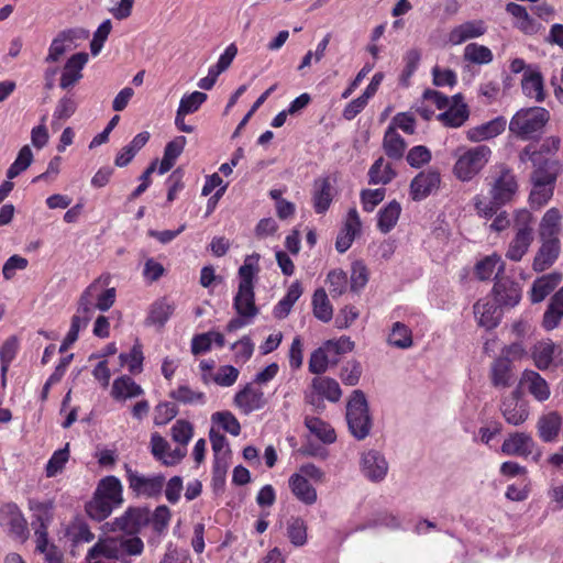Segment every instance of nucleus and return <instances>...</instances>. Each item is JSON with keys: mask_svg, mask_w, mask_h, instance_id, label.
Listing matches in <instances>:
<instances>
[{"mask_svg": "<svg viewBox=\"0 0 563 563\" xmlns=\"http://www.w3.org/2000/svg\"><path fill=\"white\" fill-rule=\"evenodd\" d=\"M289 488L294 496L306 505H313L318 499L316 488L307 478L298 473L292 474L288 481Z\"/></svg>", "mask_w": 563, "mask_h": 563, "instance_id": "473e14b6", "label": "nucleus"}, {"mask_svg": "<svg viewBox=\"0 0 563 563\" xmlns=\"http://www.w3.org/2000/svg\"><path fill=\"white\" fill-rule=\"evenodd\" d=\"M496 272V280L501 278L505 271V264L501 261L500 256L497 254H493L486 256L482 261H479L475 266V274L481 280H487L492 277V275Z\"/></svg>", "mask_w": 563, "mask_h": 563, "instance_id": "79ce46f5", "label": "nucleus"}, {"mask_svg": "<svg viewBox=\"0 0 563 563\" xmlns=\"http://www.w3.org/2000/svg\"><path fill=\"white\" fill-rule=\"evenodd\" d=\"M388 343L398 349H408L412 345L411 330L401 322H395L388 336Z\"/></svg>", "mask_w": 563, "mask_h": 563, "instance_id": "864d4df0", "label": "nucleus"}, {"mask_svg": "<svg viewBox=\"0 0 563 563\" xmlns=\"http://www.w3.org/2000/svg\"><path fill=\"white\" fill-rule=\"evenodd\" d=\"M489 377L492 385L496 388L505 389L510 387L515 382L511 360L508 357L496 358L492 364Z\"/></svg>", "mask_w": 563, "mask_h": 563, "instance_id": "cd10ccee", "label": "nucleus"}, {"mask_svg": "<svg viewBox=\"0 0 563 563\" xmlns=\"http://www.w3.org/2000/svg\"><path fill=\"white\" fill-rule=\"evenodd\" d=\"M521 88L525 96L534 99L536 102H543L545 99L543 76L539 70H527L521 80Z\"/></svg>", "mask_w": 563, "mask_h": 563, "instance_id": "2f4dec72", "label": "nucleus"}, {"mask_svg": "<svg viewBox=\"0 0 563 563\" xmlns=\"http://www.w3.org/2000/svg\"><path fill=\"white\" fill-rule=\"evenodd\" d=\"M313 316L322 321L328 322L332 319L333 308L328 299V295L323 288H319L312 296Z\"/></svg>", "mask_w": 563, "mask_h": 563, "instance_id": "de8ad7c7", "label": "nucleus"}, {"mask_svg": "<svg viewBox=\"0 0 563 563\" xmlns=\"http://www.w3.org/2000/svg\"><path fill=\"white\" fill-rule=\"evenodd\" d=\"M239 375L240 371L236 367L232 365H222L212 375L203 373L202 380L206 384H208L209 380H212L221 387H230L236 383Z\"/></svg>", "mask_w": 563, "mask_h": 563, "instance_id": "a18cd8bd", "label": "nucleus"}, {"mask_svg": "<svg viewBox=\"0 0 563 563\" xmlns=\"http://www.w3.org/2000/svg\"><path fill=\"white\" fill-rule=\"evenodd\" d=\"M68 459L69 450L68 444H66L64 449L55 451L51 459L48 460L45 467L46 476L55 477L57 474H59L65 467V464L67 463Z\"/></svg>", "mask_w": 563, "mask_h": 563, "instance_id": "bf43d9fd", "label": "nucleus"}, {"mask_svg": "<svg viewBox=\"0 0 563 563\" xmlns=\"http://www.w3.org/2000/svg\"><path fill=\"white\" fill-rule=\"evenodd\" d=\"M305 424L307 429L323 443L330 444L333 443L336 439L334 429L331 428L329 423L319 418H306Z\"/></svg>", "mask_w": 563, "mask_h": 563, "instance_id": "09e8293b", "label": "nucleus"}, {"mask_svg": "<svg viewBox=\"0 0 563 563\" xmlns=\"http://www.w3.org/2000/svg\"><path fill=\"white\" fill-rule=\"evenodd\" d=\"M312 202L317 213H324L329 209L332 202V185L329 177L314 181Z\"/></svg>", "mask_w": 563, "mask_h": 563, "instance_id": "c9c22d12", "label": "nucleus"}, {"mask_svg": "<svg viewBox=\"0 0 563 563\" xmlns=\"http://www.w3.org/2000/svg\"><path fill=\"white\" fill-rule=\"evenodd\" d=\"M19 351V340L16 336L8 338L0 349V362L4 371H9L10 364L15 358Z\"/></svg>", "mask_w": 563, "mask_h": 563, "instance_id": "69168bd1", "label": "nucleus"}, {"mask_svg": "<svg viewBox=\"0 0 563 563\" xmlns=\"http://www.w3.org/2000/svg\"><path fill=\"white\" fill-rule=\"evenodd\" d=\"M532 267L536 272H543L554 264L561 251L560 240H541Z\"/></svg>", "mask_w": 563, "mask_h": 563, "instance_id": "bb28decb", "label": "nucleus"}, {"mask_svg": "<svg viewBox=\"0 0 563 563\" xmlns=\"http://www.w3.org/2000/svg\"><path fill=\"white\" fill-rule=\"evenodd\" d=\"M507 125L504 117H497L486 123L471 128L466 131V137L471 142H482L490 140L501 134Z\"/></svg>", "mask_w": 563, "mask_h": 563, "instance_id": "5701e85b", "label": "nucleus"}, {"mask_svg": "<svg viewBox=\"0 0 563 563\" xmlns=\"http://www.w3.org/2000/svg\"><path fill=\"white\" fill-rule=\"evenodd\" d=\"M562 214L556 208L549 209L542 217L539 225L541 240H559Z\"/></svg>", "mask_w": 563, "mask_h": 563, "instance_id": "e433bc0d", "label": "nucleus"}, {"mask_svg": "<svg viewBox=\"0 0 563 563\" xmlns=\"http://www.w3.org/2000/svg\"><path fill=\"white\" fill-rule=\"evenodd\" d=\"M406 146L405 140L395 131V126L389 125L383 139V148L386 155L391 159H400L404 156Z\"/></svg>", "mask_w": 563, "mask_h": 563, "instance_id": "a19ab883", "label": "nucleus"}, {"mask_svg": "<svg viewBox=\"0 0 563 563\" xmlns=\"http://www.w3.org/2000/svg\"><path fill=\"white\" fill-rule=\"evenodd\" d=\"M178 413V408L174 402L164 401L159 402L155 407V417L154 423L156 426L167 424L170 420H173Z\"/></svg>", "mask_w": 563, "mask_h": 563, "instance_id": "774afa93", "label": "nucleus"}, {"mask_svg": "<svg viewBox=\"0 0 563 563\" xmlns=\"http://www.w3.org/2000/svg\"><path fill=\"white\" fill-rule=\"evenodd\" d=\"M143 394V388L129 375H122L112 383L111 396L117 401H125Z\"/></svg>", "mask_w": 563, "mask_h": 563, "instance_id": "c85d7f7f", "label": "nucleus"}, {"mask_svg": "<svg viewBox=\"0 0 563 563\" xmlns=\"http://www.w3.org/2000/svg\"><path fill=\"white\" fill-rule=\"evenodd\" d=\"M401 212V206L396 200L390 201L386 207L379 210L377 217L378 230L386 234L390 232L398 222Z\"/></svg>", "mask_w": 563, "mask_h": 563, "instance_id": "c03bdc74", "label": "nucleus"}, {"mask_svg": "<svg viewBox=\"0 0 563 563\" xmlns=\"http://www.w3.org/2000/svg\"><path fill=\"white\" fill-rule=\"evenodd\" d=\"M493 292L495 301L500 306L514 307L519 303L521 299L520 286L507 277L498 278L495 282Z\"/></svg>", "mask_w": 563, "mask_h": 563, "instance_id": "412c9836", "label": "nucleus"}, {"mask_svg": "<svg viewBox=\"0 0 563 563\" xmlns=\"http://www.w3.org/2000/svg\"><path fill=\"white\" fill-rule=\"evenodd\" d=\"M88 60L89 56L85 52L71 55L63 67L59 87L62 89L73 88L82 78V69Z\"/></svg>", "mask_w": 563, "mask_h": 563, "instance_id": "f3484780", "label": "nucleus"}, {"mask_svg": "<svg viewBox=\"0 0 563 563\" xmlns=\"http://www.w3.org/2000/svg\"><path fill=\"white\" fill-rule=\"evenodd\" d=\"M206 100L207 95L205 92L194 91L191 93H186L181 97L177 110L186 114L195 113Z\"/></svg>", "mask_w": 563, "mask_h": 563, "instance_id": "052dcab7", "label": "nucleus"}, {"mask_svg": "<svg viewBox=\"0 0 563 563\" xmlns=\"http://www.w3.org/2000/svg\"><path fill=\"white\" fill-rule=\"evenodd\" d=\"M526 156L536 167L531 174V183L554 187L558 177V163L549 159H539V154L537 151L531 152V146H527L523 150L520 155L521 161H525Z\"/></svg>", "mask_w": 563, "mask_h": 563, "instance_id": "9b49d317", "label": "nucleus"}, {"mask_svg": "<svg viewBox=\"0 0 563 563\" xmlns=\"http://www.w3.org/2000/svg\"><path fill=\"white\" fill-rule=\"evenodd\" d=\"M311 387L317 395L325 398L331 402L339 401L342 396V390L339 383L330 377H314L311 382Z\"/></svg>", "mask_w": 563, "mask_h": 563, "instance_id": "58836bf2", "label": "nucleus"}, {"mask_svg": "<svg viewBox=\"0 0 563 563\" xmlns=\"http://www.w3.org/2000/svg\"><path fill=\"white\" fill-rule=\"evenodd\" d=\"M556 346L551 340H543L536 343L531 350V357L536 367L545 371L554 363Z\"/></svg>", "mask_w": 563, "mask_h": 563, "instance_id": "f704fd0d", "label": "nucleus"}, {"mask_svg": "<svg viewBox=\"0 0 563 563\" xmlns=\"http://www.w3.org/2000/svg\"><path fill=\"white\" fill-rule=\"evenodd\" d=\"M532 214L523 209L518 210L515 217L516 234L510 241L506 257L512 262H519L528 252L533 242Z\"/></svg>", "mask_w": 563, "mask_h": 563, "instance_id": "423d86ee", "label": "nucleus"}, {"mask_svg": "<svg viewBox=\"0 0 563 563\" xmlns=\"http://www.w3.org/2000/svg\"><path fill=\"white\" fill-rule=\"evenodd\" d=\"M396 177V172L384 157L377 158L368 170L371 185H387Z\"/></svg>", "mask_w": 563, "mask_h": 563, "instance_id": "37998d69", "label": "nucleus"}, {"mask_svg": "<svg viewBox=\"0 0 563 563\" xmlns=\"http://www.w3.org/2000/svg\"><path fill=\"white\" fill-rule=\"evenodd\" d=\"M361 472L371 482H382L388 472V463L378 451L369 450L362 454Z\"/></svg>", "mask_w": 563, "mask_h": 563, "instance_id": "dca6fc26", "label": "nucleus"}, {"mask_svg": "<svg viewBox=\"0 0 563 563\" xmlns=\"http://www.w3.org/2000/svg\"><path fill=\"white\" fill-rule=\"evenodd\" d=\"M88 36L89 32L80 27L68 29L59 32L57 36L53 38L49 45L48 54L45 57V62H58L66 52L77 46L76 41L85 40Z\"/></svg>", "mask_w": 563, "mask_h": 563, "instance_id": "9d476101", "label": "nucleus"}, {"mask_svg": "<svg viewBox=\"0 0 563 563\" xmlns=\"http://www.w3.org/2000/svg\"><path fill=\"white\" fill-rule=\"evenodd\" d=\"M561 428L562 419L555 411L541 416L537 423L538 434L544 442L555 441Z\"/></svg>", "mask_w": 563, "mask_h": 563, "instance_id": "72a5a7b5", "label": "nucleus"}, {"mask_svg": "<svg viewBox=\"0 0 563 563\" xmlns=\"http://www.w3.org/2000/svg\"><path fill=\"white\" fill-rule=\"evenodd\" d=\"M148 509L141 507H130L121 517L114 519L112 529L120 530L126 534L136 537L135 534L148 523Z\"/></svg>", "mask_w": 563, "mask_h": 563, "instance_id": "f8f14e48", "label": "nucleus"}, {"mask_svg": "<svg viewBox=\"0 0 563 563\" xmlns=\"http://www.w3.org/2000/svg\"><path fill=\"white\" fill-rule=\"evenodd\" d=\"M211 421L231 435L238 437L241 432V424L231 411H217L212 413Z\"/></svg>", "mask_w": 563, "mask_h": 563, "instance_id": "13d9d810", "label": "nucleus"}, {"mask_svg": "<svg viewBox=\"0 0 563 563\" xmlns=\"http://www.w3.org/2000/svg\"><path fill=\"white\" fill-rule=\"evenodd\" d=\"M233 404L242 413L250 415L263 409L267 400L262 389L249 383L235 394Z\"/></svg>", "mask_w": 563, "mask_h": 563, "instance_id": "4468645a", "label": "nucleus"}, {"mask_svg": "<svg viewBox=\"0 0 563 563\" xmlns=\"http://www.w3.org/2000/svg\"><path fill=\"white\" fill-rule=\"evenodd\" d=\"M492 153L490 147L484 144L473 147L459 146L453 153L455 158L454 176L463 183L471 181L487 165Z\"/></svg>", "mask_w": 563, "mask_h": 563, "instance_id": "f03ea898", "label": "nucleus"}, {"mask_svg": "<svg viewBox=\"0 0 563 563\" xmlns=\"http://www.w3.org/2000/svg\"><path fill=\"white\" fill-rule=\"evenodd\" d=\"M330 362L335 363L336 360L332 358L328 349H325V345L323 344L311 353L309 358V372L320 375L328 369Z\"/></svg>", "mask_w": 563, "mask_h": 563, "instance_id": "6e6d98bb", "label": "nucleus"}, {"mask_svg": "<svg viewBox=\"0 0 563 563\" xmlns=\"http://www.w3.org/2000/svg\"><path fill=\"white\" fill-rule=\"evenodd\" d=\"M0 527L10 537L22 542L29 537L26 519L15 503L9 501L0 506Z\"/></svg>", "mask_w": 563, "mask_h": 563, "instance_id": "1a4fd4ad", "label": "nucleus"}, {"mask_svg": "<svg viewBox=\"0 0 563 563\" xmlns=\"http://www.w3.org/2000/svg\"><path fill=\"white\" fill-rule=\"evenodd\" d=\"M563 318V287L560 288L551 298L550 303L543 314L542 325L550 331L559 325Z\"/></svg>", "mask_w": 563, "mask_h": 563, "instance_id": "4c0bfd02", "label": "nucleus"}, {"mask_svg": "<svg viewBox=\"0 0 563 563\" xmlns=\"http://www.w3.org/2000/svg\"><path fill=\"white\" fill-rule=\"evenodd\" d=\"M470 112L467 104L463 102L461 93L452 97V103L446 108V111L439 114V120L446 126L460 128L468 119Z\"/></svg>", "mask_w": 563, "mask_h": 563, "instance_id": "4be33fe9", "label": "nucleus"}, {"mask_svg": "<svg viewBox=\"0 0 563 563\" xmlns=\"http://www.w3.org/2000/svg\"><path fill=\"white\" fill-rule=\"evenodd\" d=\"M109 277H99L93 280L80 295L78 303H86L89 312L93 316L98 309L100 311H108L115 301V289L107 288Z\"/></svg>", "mask_w": 563, "mask_h": 563, "instance_id": "0eeeda50", "label": "nucleus"}, {"mask_svg": "<svg viewBox=\"0 0 563 563\" xmlns=\"http://www.w3.org/2000/svg\"><path fill=\"white\" fill-rule=\"evenodd\" d=\"M144 543L139 537L100 539L89 551L87 558H100L110 561L131 563L128 556L143 553Z\"/></svg>", "mask_w": 563, "mask_h": 563, "instance_id": "7ed1b4c3", "label": "nucleus"}, {"mask_svg": "<svg viewBox=\"0 0 563 563\" xmlns=\"http://www.w3.org/2000/svg\"><path fill=\"white\" fill-rule=\"evenodd\" d=\"M125 477L129 488L136 497L155 498L158 497L165 485V476L155 474L146 476L133 470L129 464L124 465Z\"/></svg>", "mask_w": 563, "mask_h": 563, "instance_id": "6e6552de", "label": "nucleus"}, {"mask_svg": "<svg viewBox=\"0 0 563 563\" xmlns=\"http://www.w3.org/2000/svg\"><path fill=\"white\" fill-rule=\"evenodd\" d=\"M231 350L234 352V362L244 364L253 355L254 344L249 336H243L231 345Z\"/></svg>", "mask_w": 563, "mask_h": 563, "instance_id": "680f3d73", "label": "nucleus"}, {"mask_svg": "<svg viewBox=\"0 0 563 563\" xmlns=\"http://www.w3.org/2000/svg\"><path fill=\"white\" fill-rule=\"evenodd\" d=\"M92 317L93 316L89 312V308L85 302L78 303L77 311L71 318L68 333L60 344V353L67 351L78 340L79 332L88 327Z\"/></svg>", "mask_w": 563, "mask_h": 563, "instance_id": "a211bd4d", "label": "nucleus"}, {"mask_svg": "<svg viewBox=\"0 0 563 563\" xmlns=\"http://www.w3.org/2000/svg\"><path fill=\"white\" fill-rule=\"evenodd\" d=\"M518 191V183L515 174L503 167L500 174L494 179L489 190L490 198L499 203L510 202Z\"/></svg>", "mask_w": 563, "mask_h": 563, "instance_id": "ddd939ff", "label": "nucleus"}, {"mask_svg": "<svg viewBox=\"0 0 563 563\" xmlns=\"http://www.w3.org/2000/svg\"><path fill=\"white\" fill-rule=\"evenodd\" d=\"M114 508L117 506L98 496L97 493L93 494L92 499L86 505L88 516L97 521L108 518Z\"/></svg>", "mask_w": 563, "mask_h": 563, "instance_id": "8fccbe9b", "label": "nucleus"}, {"mask_svg": "<svg viewBox=\"0 0 563 563\" xmlns=\"http://www.w3.org/2000/svg\"><path fill=\"white\" fill-rule=\"evenodd\" d=\"M33 162V153L29 145H24L18 153L16 158L7 170L8 179L18 177L21 173L26 170Z\"/></svg>", "mask_w": 563, "mask_h": 563, "instance_id": "4d7b16f0", "label": "nucleus"}, {"mask_svg": "<svg viewBox=\"0 0 563 563\" xmlns=\"http://www.w3.org/2000/svg\"><path fill=\"white\" fill-rule=\"evenodd\" d=\"M346 422L351 434L356 440H364L371 433L373 420L365 394L355 389L346 404Z\"/></svg>", "mask_w": 563, "mask_h": 563, "instance_id": "39448f33", "label": "nucleus"}, {"mask_svg": "<svg viewBox=\"0 0 563 563\" xmlns=\"http://www.w3.org/2000/svg\"><path fill=\"white\" fill-rule=\"evenodd\" d=\"M520 385L526 387L533 398L541 402L548 400L551 395L548 382L532 369L523 371Z\"/></svg>", "mask_w": 563, "mask_h": 563, "instance_id": "393cba45", "label": "nucleus"}, {"mask_svg": "<svg viewBox=\"0 0 563 563\" xmlns=\"http://www.w3.org/2000/svg\"><path fill=\"white\" fill-rule=\"evenodd\" d=\"M95 493L117 507L123 504L122 484L120 479L113 475L100 479Z\"/></svg>", "mask_w": 563, "mask_h": 563, "instance_id": "7c9ffc66", "label": "nucleus"}, {"mask_svg": "<svg viewBox=\"0 0 563 563\" xmlns=\"http://www.w3.org/2000/svg\"><path fill=\"white\" fill-rule=\"evenodd\" d=\"M169 397L184 405H205L207 401L205 393L194 390L188 385L178 386L169 393Z\"/></svg>", "mask_w": 563, "mask_h": 563, "instance_id": "3c124183", "label": "nucleus"}, {"mask_svg": "<svg viewBox=\"0 0 563 563\" xmlns=\"http://www.w3.org/2000/svg\"><path fill=\"white\" fill-rule=\"evenodd\" d=\"M194 435L192 424L186 420H177L172 427V438L175 442L186 446Z\"/></svg>", "mask_w": 563, "mask_h": 563, "instance_id": "338daca9", "label": "nucleus"}, {"mask_svg": "<svg viewBox=\"0 0 563 563\" xmlns=\"http://www.w3.org/2000/svg\"><path fill=\"white\" fill-rule=\"evenodd\" d=\"M506 11L516 19L515 26L517 29L526 34H532L536 32L534 22L523 5L509 2L506 5Z\"/></svg>", "mask_w": 563, "mask_h": 563, "instance_id": "49530a36", "label": "nucleus"}, {"mask_svg": "<svg viewBox=\"0 0 563 563\" xmlns=\"http://www.w3.org/2000/svg\"><path fill=\"white\" fill-rule=\"evenodd\" d=\"M554 187L532 183V189L529 196V201L532 207L540 208L544 206L553 196Z\"/></svg>", "mask_w": 563, "mask_h": 563, "instance_id": "e2e57ef3", "label": "nucleus"}, {"mask_svg": "<svg viewBox=\"0 0 563 563\" xmlns=\"http://www.w3.org/2000/svg\"><path fill=\"white\" fill-rule=\"evenodd\" d=\"M486 25L482 20L464 22L449 33V42L453 45H460L468 40L476 38L485 34Z\"/></svg>", "mask_w": 563, "mask_h": 563, "instance_id": "a878e982", "label": "nucleus"}, {"mask_svg": "<svg viewBox=\"0 0 563 563\" xmlns=\"http://www.w3.org/2000/svg\"><path fill=\"white\" fill-rule=\"evenodd\" d=\"M562 282V274L551 273L537 278L531 288L530 300L532 303L543 301Z\"/></svg>", "mask_w": 563, "mask_h": 563, "instance_id": "c756f323", "label": "nucleus"}, {"mask_svg": "<svg viewBox=\"0 0 563 563\" xmlns=\"http://www.w3.org/2000/svg\"><path fill=\"white\" fill-rule=\"evenodd\" d=\"M328 282L330 295L340 297L346 289L347 276L342 269H334L328 274Z\"/></svg>", "mask_w": 563, "mask_h": 563, "instance_id": "0e129e2a", "label": "nucleus"}, {"mask_svg": "<svg viewBox=\"0 0 563 563\" xmlns=\"http://www.w3.org/2000/svg\"><path fill=\"white\" fill-rule=\"evenodd\" d=\"M520 389H515L510 395L503 398L500 411L506 422L512 426L523 423L529 417L528 406L520 400Z\"/></svg>", "mask_w": 563, "mask_h": 563, "instance_id": "2eb2a0df", "label": "nucleus"}, {"mask_svg": "<svg viewBox=\"0 0 563 563\" xmlns=\"http://www.w3.org/2000/svg\"><path fill=\"white\" fill-rule=\"evenodd\" d=\"M463 57L465 60L473 64L487 65L493 60L494 56L487 46L470 43L464 48Z\"/></svg>", "mask_w": 563, "mask_h": 563, "instance_id": "5fc2aeb1", "label": "nucleus"}, {"mask_svg": "<svg viewBox=\"0 0 563 563\" xmlns=\"http://www.w3.org/2000/svg\"><path fill=\"white\" fill-rule=\"evenodd\" d=\"M549 120L550 112L545 108H522L512 115L509 131L520 140H533L542 133Z\"/></svg>", "mask_w": 563, "mask_h": 563, "instance_id": "20e7f679", "label": "nucleus"}, {"mask_svg": "<svg viewBox=\"0 0 563 563\" xmlns=\"http://www.w3.org/2000/svg\"><path fill=\"white\" fill-rule=\"evenodd\" d=\"M440 174L435 170L419 173L410 184V195L415 201L427 198L440 185Z\"/></svg>", "mask_w": 563, "mask_h": 563, "instance_id": "6ab92c4d", "label": "nucleus"}, {"mask_svg": "<svg viewBox=\"0 0 563 563\" xmlns=\"http://www.w3.org/2000/svg\"><path fill=\"white\" fill-rule=\"evenodd\" d=\"M497 303L496 301L482 299L474 305V316L477 319L478 325L487 330L498 325L501 313Z\"/></svg>", "mask_w": 563, "mask_h": 563, "instance_id": "b1692460", "label": "nucleus"}, {"mask_svg": "<svg viewBox=\"0 0 563 563\" xmlns=\"http://www.w3.org/2000/svg\"><path fill=\"white\" fill-rule=\"evenodd\" d=\"M536 442L525 432L510 434L501 444V452L511 456H528L533 453Z\"/></svg>", "mask_w": 563, "mask_h": 563, "instance_id": "aec40b11", "label": "nucleus"}, {"mask_svg": "<svg viewBox=\"0 0 563 563\" xmlns=\"http://www.w3.org/2000/svg\"><path fill=\"white\" fill-rule=\"evenodd\" d=\"M301 295H302L301 284H300V282L296 280L289 286L287 294L274 307V309H273L274 317L279 320L288 317V314L291 311L292 306L301 297Z\"/></svg>", "mask_w": 563, "mask_h": 563, "instance_id": "ea45409f", "label": "nucleus"}, {"mask_svg": "<svg viewBox=\"0 0 563 563\" xmlns=\"http://www.w3.org/2000/svg\"><path fill=\"white\" fill-rule=\"evenodd\" d=\"M174 312V306L166 298L155 301L150 310L147 322L164 325Z\"/></svg>", "mask_w": 563, "mask_h": 563, "instance_id": "603ef678", "label": "nucleus"}, {"mask_svg": "<svg viewBox=\"0 0 563 563\" xmlns=\"http://www.w3.org/2000/svg\"><path fill=\"white\" fill-rule=\"evenodd\" d=\"M260 254L246 255L243 265L238 271L239 287L233 298V308L238 316L244 319H254L258 314L255 305L254 284L260 273Z\"/></svg>", "mask_w": 563, "mask_h": 563, "instance_id": "f257e3e1", "label": "nucleus"}]
</instances>
